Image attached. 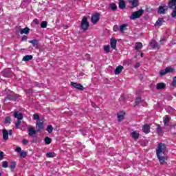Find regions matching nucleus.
I'll return each instance as SVG.
<instances>
[{
  "instance_id": "nucleus-1",
  "label": "nucleus",
  "mask_w": 176,
  "mask_h": 176,
  "mask_svg": "<svg viewBox=\"0 0 176 176\" xmlns=\"http://www.w3.org/2000/svg\"><path fill=\"white\" fill-rule=\"evenodd\" d=\"M156 155L160 164H164L167 162L166 152L167 151V146L164 143H159L156 149Z\"/></svg>"
},
{
  "instance_id": "nucleus-2",
  "label": "nucleus",
  "mask_w": 176,
  "mask_h": 176,
  "mask_svg": "<svg viewBox=\"0 0 176 176\" xmlns=\"http://www.w3.org/2000/svg\"><path fill=\"white\" fill-rule=\"evenodd\" d=\"M89 27L90 24L87 21V18L84 16L81 21V29L83 30V31H87Z\"/></svg>"
},
{
  "instance_id": "nucleus-3",
  "label": "nucleus",
  "mask_w": 176,
  "mask_h": 176,
  "mask_svg": "<svg viewBox=\"0 0 176 176\" xmlns=\"http://www.w3.org/2000/svg\"><path fill=\"white\" fill-rule=\"evenodd\" d=\"M142 14H144V10H139L132 13V14L130 16V19L135 20V19H140V17H141Z\"/></svg>"
},
{
  "instance_id": "nucleus-4",
  "label": "nucleus",
  "mask_w": 176,
  "mask_h": 176,
  "mask_svg": "<svg viewBox=\"0 0 176 176\" xmlns=\"http://www.w3.org/2000/svg\"><path fill=\"white\" fill-rule=\"evenodd\" d=\"M168 8L169 9H171L168 6H168H166L164 4L161 6H159L157 9L158 14H166V12H167V10H168Z\"/></svg>"
},
{
  "instance_id": "nucleus-5",
  "label": "nucleus",
  "mask_w": 176,
  "mask_h": 176,
  "mask_svg": "<svg viewBox=\"0 0 176 176\" xmlns=\"http://www.w3.org/2000/svg\"><path fill=\"white\" fill-rule=\"evenodd\" d=\"M36 128L38 133H39V131H42V130L45 129V124H43V121H36Z\"/></svg>"
},
{
  "instance_id": "nucleus-6",
  "label": "nucleus",
  "mask_w": 176,
  "mask_h": 176,
  "mask_svg": "<svg viewBox=\"0 0 176 176\" xmlns=\"http://www.w3.org/2000/svg\"><path fill=\"white\" fill-rule=\"evenodd\" d=\"M100 21V13L96 12L94 15H93L91 18V21L93 23V24H96L98 23Z\"/></svg>"
},
{
  "instance_id": "nucleus-7",
  "label": "nucleus",
  "mask_w": 176,
  "mask_h": 176,
  "mask_svg": "<svg viewBox=\"0 0 176 176\" xmlns=\"http://www.w3.org/2000/svg\"><path fill=\"white\" fill-rule=\"evenodd\" d=\"M71 85L72 87H74V89H77V90H80V91L85 90V87L81 84H78L76 82H72Z\"/></svg>"
},
{
  "instance_id": "nucleus-8",
  "label": "nucleus",
  "mask_w": 176,
  "mask_h": 176,
  "mask_svg": "<svg viewBox=\"0 0 176 176\" xmlns=\"http://www.w3.org/2000/svg\"><path fill=\"white\" fill-rule=\"evenodd\" d=\"M142 131L145 133V134H149V133H151V126L148 124H145L142 127Z\"/></svg>"
},
{
  "instance_id": "nucleus-9",
  "label": "nucleus",
  "mask_w": 176,
  "mask_h": 176,
  "mask_svg": "<svg viewBox=\"0 0 176 176\" xmlns=\"http://www.w3.org/2000/svg\"><path fill=\"white\" fill-rule=\"evenodd\" d=\"M150 46L152 49H160V45L155 40H151L150 43Z\"/></svg>"
},
{
  "instance_id": "nucleus-10",
  "label": "nucleus",
  "mask_w": 176,
  "mask_h": 176,
  "mask_svg": "<svg viewBox=\"0 0 176 176\" xmlns=\"http://www.w3.org/2000/svg\"><path fill=\"white\" fill-rule=\"evenodd\" d=\"M116 43H118V41H116L115 38L110 39V46L111 49H116Z\"/></svg>"
},
{
  "instance_id": "nucleus-11",
  "label": "nucleus",
  "mask_w": 176,
  "mask_h": 176,
  "mask_svg": "<svg viewBox=\"0 0 176 176\" xmlns=\"http://www.w3.org/2000/svg\"><path fill=\"white\" fill-rule=\"evenodd\" d=\"M157 90H163V89H166V83L164 82H159L156 85Z\"/></svg>"
},
{
  "instance_id": "nucleus-12",
  "label": "nucleus",
  "mask_w": 176,
  "mask_h": 176,
  "mask_svg": "<svg viewBox=\"0 0 176 176\" xmlns=\"http://www.w3.org/2000/svg\"><path fill=\"white\" fill-rule=\"evenodd\" d=\"M29 43H32L33 47H35L36 49L39 46V41L36 39L30 41Z\"/></svg>"
},
{
  "instance_id": "nucleus-13",
  "label": "nucleus",
  "mask_w": 176,
  "mask_h": 176,
  "mask_svg": "<svg viewBox=\"0 0 176 176\" xmlns=\"http://www.w3.org/2000/svg\"><path fill=\"white\" fill-rule=\"evenodd\" d=\"M28 131L29 132V135L30 137H32L34 135V134H36V130H35V128L32 127V128H28Z\"/></svg>"
},
{
  "instance_id": "nucleus-14",
  "label": "nucleus",
  "mask_w": 176,
  "mask_h": 176,
  "mask_svg": "<svg viewBox=\"0 0 176 176\" xmlns=\"http://www.w3.org/2000/svg\"><path fill=\"white\" fill-rule=\"evenodd\" d=\"M118 8L122 10L126 9V1H124V0H120Z\"/></svg>"
},
{
  "instance_id": "nucleus-15",
  "label": "nucleus",
  "mask_w": 176,
  "mask_h": 176,
  "mask_svg": "<svg viewBox=\"0 0 176 176\" xmlns=\"http://www.w3.org/2000/svg\"><path fill=\"white\" fill-rule=\"evenodd\" d=\"M14 117L16 118V119H18V120H23V113L19 112V111H16L14 113Z\"/></svg>"
},
{
  "instance_id": "nucleus-16",
  "label": "nucleus",
  "mask_w": 176,
  "mask_h": 176,
  "mask_svg": "<svg viewBox=\"0 0 176 176\" xmlns=\"http://www.w3.org/2000/svg\"><path fill=\"white\" fill-rule=\"evenodd\" d=\"M129 3L132 6L131 9H134L138 6V0H129Z\"/></svg>"
},
{
  "instance_id": "nucleus-17",
  "label": "nucleus",
  "mask_w": 176,
  "mask_h": 176,
  "mask_svg": "<svg viewBox=\"0 0 176 176\" xmlns=\"http://www.w3.org/2000/svg\"><path fill=\"white\" fill-rule=\"evenodd\" d=\"M3 139L5 141H8V140H9V132H8L6 129L3 131Z\"/></svg>"
},
{
  "instance_id": "nucleus-18",
  "label": "nucleus",
  "mask_w": 176,
  "mask_h": 176,
  "mask_svg": "<svg viewBox=\"0 0 176 176\" xmlns=\"http://www.w3.org/2000/svg\"><path fill=\"white\" fill-rule=\"evenodd\" d=\"M123 66L122 65H119L116 68V70L114 72V74L116 75H119V74H120L122 72V71H123Z\"/></svg>"
},
{
  "instance_id": "nucleus-19",
  "label": "nucleus",
  "mask_w": 176,
  "mask_h": 176,
  "mask_svg": "<svg viewBox=\"0 0 176 176\" xmlns=\"http://www.w3.org/2000/svg\"><path fill=\"white\" fill-rule=\"evenodd\" d=\"M163 23H164V19L163 18H159L158 20L155 22V27L159 25V27L163 25Z\"/></svg>"
},
{
  "instance_id": "nucleus-20",
  "label": "nucleus",
  "mask_w": 176,
  "mask_h": 176,
  "mask_svg": "<svg viewBox=\"0 0 176 176\" xmlns=\"http://www.w3.org/2000/svg\"><path fill=\"white\" fill-rule=\"evenodd\" d=\"M16 100V96L13 95H8L7 97L5 98L4 101H14Z\"/></svg>"
},
{
  "instance_id": "nucleus-21",
  "label": "nucleus",
  "mask_w": 176,
  "mask_h": 176,
  "mask_svg": "<svg viewBox=\"0 0 176 176\" xmlns=\"http://www.w3.org/2000/svg\"><path fill=\"white\" fill-rule=\"evenodd\" d=\"M2 75L4 76V78H10V76L12 75V72L5 71L2 72Z\"/></svg>"
},
{
  "instance_id": "nucleus-22",
  "label": "nucleus",
  "mask_w": 176,
  "mask_h": 176,
  "mask_svg": "<svg viewBox=\"0 0 176 176\" xmlns=\"http://www.w3.org/2000/svg\"><path fill=\"white\" fill-rule=\"evenodd\" d=\"M124 115H125V113L123 111H121L120 112V114H118V122H122V120L124 119Z\"/></svg>"
},
{
  "instance_id": "nucleus-23",
  "label": "nucleus",
  "mask_w": 176,
  "mask_h": 176,
  "mask_svg": "<svg viewBox=\"0 0 176 176\" xmlns=\"http://www.w3.org/2000/svg\"><path fill=\"white\" fill-rule=\"evenodd\" d=\"M131 137L133 140H138L140 138V133H137V131H133L131 133Z\"/></svg>"
},
{
  "instance_id": "nucleus-24",
  "label": "nucleus",
  "mask_w": 176,
  "mask_h": 176,
  "mask_svg": "<svg viewBox=\"0 0 176 176\" xmlns=\"http://www.w3.org/2000/svg\"><path fill=\"white\" fill-rule=\"evenodd\" d=\"M32 58H33L32 55H26L23 56L22 61H30L32 60Z\"/></svg>"
},
{
  "instance_id": "nucleus-25",
  "label": "nucleus",
  "mask_w": 176,
  "mask_h": 176,
  "mask_svg": "<svg viewBox=\"0 0 176 176\" xmlns=\"http://www.w3.org/2000/svg\"><path fill=\"white\" fill-rule=\"evenodd\" d=\"M143 47L142 43L137 42L135 46V50H140L141 48Z\"/></svg>"
},
{
  "instance_id": "nucleus-26",
  "label": "nucleus",
  "mask_w": 176,
  "mask_h": 176,
  "mask_svg": "<svg viewBox=\"0 0 176 176\" xmlns=\"http://www.w3.org/2000/svg\"><path fill=\"white\" fill-rule=\"evenodd\" d=\"M157 133L158 135L163 134V129H162V126H160V124L157 125Z\"/></svg>"
},
{
  "instance_id": "nucleus-27",
  "label": "nucleus",
  "mask_w": 176,
  "mask_h": 176,
  "mask_svg": "<svg viewBox=\"0 0 176 176\" xmlns=\"http://www.w3.org/2000/svg\"><path fill=\"white\" fill-rule=\"evenodd\" d=\"M176 0H169L168 1V6L170 9H173L174 6H175Z\"/></svg>"
},
{
  "instance_id": "nucleus-28",
  "label": "nucleus",
  "mask_w": 176,
  "mask_h": 176,
  "mask_svg": "<svg viewBox=\"0 0 176 176\" xmlns=\"http://www.w3.org/2000/svg\"><path fill=\"white\" fill-rule=\"evenodd\" d=\"M20 34L23 35V34H30V28L28 27H26L21 30Z\"/></svg>"
},
{
  "instance_id": "nucleus-29",
  "label": "nucleus",
  "mask_w": 176,
  "mask_h": 176,
  "mask_svg": "<svg viewBox=\"0 0 176 176\" xmlns=\"http://www.w3.org/2000/svg\"><path fill=\"white\" fill-rule=\"evenodd\" d=\"M127 27V24L124 23L122 25L120 26V32H124L126 31Z\"/></svg>"
},
{
  "instance_id": "nucleus-30",
  "label": "nucleus",
  "mask_w": 176,
  "mask_h": 176,
  "mask_svg": "<svg viewBox=\"0 0 176 176\" xmlns=\"http://www.w3.org/2000/svg\"><path fill=\"white\" fill-rule=\"evenodd\" d=\"M44 141L46 145H50V144H52V138H49L48 136L45 137Z\"/></svg>"
},
{
  "instance_id": "nucleus-31",
  "label": "nucleus",
  "mask_w": 176,
  "mask_h": 176,
  "mask_svg": "<svg viewBox=\"0 0 176 176\" xmlns=\"http://www.w3.org/2000/svg\"><path fill=\"white\" fill-rule=\"evenodd\" d=\"M109 8L111 9V10L115 11L118 9V6L115 3H112L109 5Z\"/></svg>"
},
{
  "instance_id": "nucleus-32",
  "label": "nucleus",
  "mask_w": 176,
  "mask_h": 176,
  "mask_svg": "<svg viewBox=\"0 0 176 176\" xmlns=\"http://www.w3.org/2000/svg\"><path fill=\"white\" fill-rule=\"evenodd\" d=\"M4 123L5 124H10L12 123V118L10 117H6Z\"/></svg>"
},
{
  "instance_id": "nucleus-33",
  "label": "nucleus",
  "mask_w": 176,
  "mask_h": 176,
  "mask_svg": "<svg viewBox=\"0 0 176 176\" xmlns=\"http://www.w3.org/2000/svg\"><path fill=\"white\" fill-rule=\"evenodd\" d=\"M16 162H12L10 165V168L11 171H14V168H16Z\"/></svg>"
},
{
  "instance_id": "nucleus-34",
  "label": "nucleus",
  "mask_w": 176,
  "mask_h": 176,
  "mask_svg": "<svg viewBox=\"0 0 176 176\" xmlns=\"http://www.w3.org/2000/svg\"><path fill=\"white\" fill-rule=\"evenodd\" d=\"M165 71L166 72V74H171L172 72H174V68L166 67Z\"/></svg>"
},
{
  "instance_id": "nucleus-35",
  "label": "nucleus",
  "mask_w": 176,
  "mask_h": 176,
  "mask_svg": "<svg viewBox=\"0 0 176 176\" xmlns=\"http://www.w3.org/2000/svg\"><path fill=\"white\" fill-rule=\"evenodd\" d=\"M168 122H170V118L166 116L164 120V124L165 126H168V124H167Z\"/></svg>"
},
{
  "instance_id": "nucleus-36",
  "label": "nucleus",
  "mask_w": 176,
  "mask_h": 176,
  "mask_svg": "<svg viewBox=\"0 0 176 176\" xmlns=\"http://www.w3.org/2000/svg\"><path fill=\"white\" fill-rule=\"evenodd\" d=\"M53 130H54V128H53V126L52 125H48L47 126V131L51 134V133H53Z\"/></svg>"
},
{
  "instance_id": "nucleus-37",
  "label": "nucleus",
  "mask_w": 176,
  "mask_h": 176,
  "mask_svg": "<svg viewBox=\"0 0 176 176\" xmlns=\"http://www.w3.org/2000/svg\"><path fill=\"white\" fill-rule=\"evenodd\" d=\"M33 119L34 120H37V122L41 121V116H39V115H38V114H34L33 115Z\"/></svg>"
},
{
  "instance_id": "nucleus-38",
  "label": "nucleus",
  "mask_w": 176,
  "mask_h": 176,
  "mask_svg": "<svg viewBox=\"0 0 176 176\" xmlns=\"http://www.w3.org/2000/svg\"><path fill=\"white\" fill-rule=\"evenodd\" d=\"M27 156V151H22L20 153V157H22L23 159H24V157H25Z\"/></svg>"
},
{
  "instance_id": "nucleus-39",
  "label": "nucleus",
  "mask_w": 176,
  "mask_h": 176,
  "mask_svg": "<svg viewBox=\"0 0 176 176\" xmlns=\"http://www.w3.org/2000/svg\"><path fill=\"white\" fill-rule=\"evenodd\" d=\"M47 27V22L44 21L41 22V28H46Z\"/></svg>"
},
{
  "instance_id": "nucleus-40",
  "label": "nucleus",
  "mask_w": 176,
  "mask_h": 176,
  "mask_svg": "<svg viewBox=\"0 0 176 176\" xmlns=\"http://www.w3.org/2000/svg\"><path fill=\"white\" fill-rule=\"evenodd\" d=\"M174 8H175V10L172 12V17H176V3H175V6H173L172 9H174Z\"/></svg>"
},
{
  "instance_id": "nucleus-41",
  "label": "nucleus",
  "mask_w": 176,
  "mask_h": 176,
  "mask_svg": "<svg viewBox=\"0 0 176 176\" xmlns=\"http://www.w3.org/2000/svg\"><path fill=\"white\" fill-rule=\"evenodd\" d=\"M167 72H166V69H164V70H161L160 72V76H164V75H166Z\"/></svg>"
},
{
  "instance_id": "nucleus-42",
  "label": "nucleus",
  "mask_w": 176,
  "mask_h": 176,
  "mask_svg": "<svg viewBox=\"0 0 176 176\" xmlns=\"http://www.w3.org/2000/svg\"><path fill=\"white\" fill-rule=\"evenodd\" d=\"M110 47L109 45H104V50L106 53H109Z\"/></svg>"
},
{
  "instance_id": "nucleus-43",
  "label": "nucleus",
  "mask_w": 176,
  "mask_h": 176,
  "mask_svg": "<svg viewBox=\"0 0 176 176\" xmlns=\"http://www.w3.org/2000/svg\"><path fill=\"white\" fill-rule=\"evenodd\" d=\"M141 98L140 97H138L136 98L135 101V105H138V104H140V102H141Z\"/></svg>"
},
{
  "instance_id": "nucleus-44",
  "label": "nucleus",
  "mask_w": 176,
  "mask_h": 176,
  "mask_svg": "<svg viewBox=\"0 0 176 176\" xmlns=\"http://www.w3.org/2000/svg\"><path fill=\"white\" fill-rule=\"evenodd\" d=\"M47 157H54V153L52 152L47 153Z\"/></svg>"
},
{
  "instance_id": "nucleus-45",
  "label": "nucleus",
  "mask_w": 176,
  "mask_h": 176,
  "mask_svg": "<svg viewBox=\"0 0 176 176\" xmlns=\"http://www.w3.org/2000/svg\"><path fill=\"white\" fill-rule=\"evenodd\" d=\"M8 161H3V165H2V167L3 168H8Z\"/></svg>"
},
{
  "instance_id": "nucleus-46",
  "label": "nucleus",
  "mask_w": 176,
  "mask_h": 176,
  "mask_svg": "<svg viewBox=\"0 0 176 176\" xmlns=\"http://www.w3.org/2000/svg\"><path fill=\"white\" fill-rule=\"evenodd\" d=\"M20 124H21V120H18L15 123L16 129H19V126H20Z\"/></svg>"
},
{
  "instance_id": "nucleus-47",
  "label": "nucleus",
  "mask_w": 176,
  "mask_h": 176,
  "mask_svg": "<svg viewBox=\"0 0 176 176\" xmlns=\"http://www.w3.org/2000/svg\"><path fill=\"white\" fill-rule=\"evenodd\" d=\"M114 32H118L119 31V26L118 25H115L113 28Z\"/></svg>"
},
{
  "instance_id": "nucleus-48",
  "label": "nucleus",
  "mask_w": 176,
  "mask_h": 176,
  "mask_svg": "<svg viewBox=\"0 0 176 176\" xmlns=\"http://www.w3.org/2000/svg\"><path fill=\"white\" fill-rule=\"evenodd\" d=\"M172 86L174 87H176V76L173 78V82H172Z\"/></svg>"
},
{
  "instance_id": "nucleus-49",
  "label": "nucleus",
  "mask_w": 176,
  "mask_h": 176,
  "mask_svg": "<svg viewBox=\"0 0 176 176\" xmlns=\"http://www.w3.org/2000/svg\"><path fill=\"white\" fill-rule=\"evenodd\" d=\"M27 39H28V37L27 36H23L21 38V41L22 42H27Z\"/></svg>"
},
{
  "instance_id": "nucleus-50",
  "label": "nucleus",
  "mask_w": 176,
  "mask_h": 176,
  "mask_svg": "<svg viewBox=\"0 0 176 176\" xmlns=\"http://www.w3.org/2000/svg\"><path fill=\"white\" fill-rule=\"evenodd\" d=\"M22 143L23 145H27V144H28V140L27 139H23Z\"/></svg>"
},
{
  "instance_id": "nucleus-51",
  "label": "nucleus",
  "mask_w": 176,
  "mask_h": 176,
  "mask_svg": "<svg viewBox=\"0 0 176 176\" xmlns=\"http://www.w3.org/2000/svg\"><path fill=\"white\" fill-rule=\"evenodd\" d=\"M3 151H0V160H3Z\"/></svg>"
},
{
  "instance_id": "nucleus-52",
  "label": "nucleus",
  "mask_w": 176,
  "mask_h": 176,
  "mask_svg": "<svg viewBox=\"0 0 176 176\" xmlns=\"http://www.w3.org/2000/svg\"><path fill=\"white\" fill-rule=\"evenodd\" d=\"M16 152H18V153H21L23 151H21V148L20 147H16L15 149Z\"/></svg>"
},
{
  "instance_id": "nucleus-53",
  "label": "nucleus",
  "mask_w": 176,
  "mask_h": 176,
  "mask_svg": "<svg viewBox=\"0 0 176 176\" xmlns=\"http://www.w3.org/2000/svg\"><path fill=\"white\" fill-rule=\"evenodd\" d=\"M33 23L36 25H38L39 24V20H38V19H34Z\"/></svg>"
},
{
  "instance_id": "nucleus-54",
  "label": "nucleus",
  "mask_w": 176,
  "mask_h": 176,
  "mask_svg": "<svg viewBox=\"0 0 176 176\" xmlns=\"http://www.w3.org/2000/svg\"><path fill=\"white\" fill-rule=\"evenodd\" d=\"M146 12H151V11H152V8H151V7H147V8H146Z\"/></svg>"
},
{
  "instance_id": "nucleus-55",
  "label": "nucleus",
  "mask_w": 176,
  "mask_h": 176,
  "mask_svg": "<svg viewBox=\"0 0 176 176\" xmlns=\"http://www.w3.org/2000/svg\"><path fill=\"white\" fill-rule=\"evenodd\" d=\"M8 135H12L13 134V132H12V129H10V130L8 131Z\"/></svg>"
},
{
  "instance_id": "nucleus-56",
  "label": "nucleus",
  "mask_w": 176,
  "mask_h": 176,
  "mask_svg": "<svg viewBox=\"0 0 176 176\" xmlns=\"http://www.w3.org/2000/svg\"><path fill=\"white\" fill-rule=\"evenodd\" d=\"M138 67H140V64L137 63L136 65H135V68H138Z\"/></svg>"
},
{
  "instance_id": "nucleus-57",
  "label": "nucleus",
  "mask_w": 176,
  "mask_h": 176,
  "mask_svg": "<svg viewBox=\"0 0 176 176\" xmlns=\"http://www.w3.org/2000/svg\"><path fill=\"white\" fill-rule=\"evenodd\" d=\"M140 57H144V53L141 52Z\"/></svg>"
},
{
  "instance_id": "nucleus-58",
  "label": "nucleus",
  "mask_w": 176,
  "mask_h": 176,
  "mask_svg": "<svg viewBox=\"0 0 176 176\" xmlns=\"http://www.w3.org/2000/svg\"><path fill=\"white\" fill-rule=\"evenodd\" d=\"M163 41H164V38H163L162 39H161V40L160 41V42H163Z\"/></svg>"
},
{
  "instance_id": "nucleus-59",
  "label": "nucleus",
  "mask_w": 176,
  "mask_h": 176,
  "mask_svg": "<svg viewBox=\"0 0 176 176\" xmlns=\"http://www.w3.org/2000/svg\"><path fill=\"white\" fill-rule=\"evenodd\" d=\"M175 126H176V124H175L173 125V126H170V127H175Z\"/></svg>"
},
{
  "instance_id": "nucleus-60",
  "label": "nucleus",
  "mask_w": 176,
  "mask_h": 176,
  "mask_svg": "<svg viewBox=\"0 0 176 176\" xmlns=\"http://www.w3.org/2000/svg\"><path fill=\"white\" fill-rule=\"evenodd\" d=\"M37 87H39V84H36V85Z\"/></svg>"
},
{
  "instance_id": "nucleus-61",
  "label": "nucleus",
  "mask_w": 176,
  "mask_h": 176,
  "mask_svg": "<svg viewBox=\"0 0 176 176\" xmlns=\"http://www.w3.org/2000/svg\"><path fill=\"white\" fill-rule=\"evenodd\" d=\"M88 171H93V170H91V169H89Z\"/></svg>"
},
{
  "instance_id": "nucleus-62",
  "label": "nucleus",
  "mask_w": 176,
  "mask_h": 176,
  "mask_svg": "<svg viewBox=\"0 0 176 176\" xmlns=\"http://www.w3.org/2000/svg\"><path fill=\"white\" fill-rule=\"evenodd\" d=\"M1 175H2V173H0V176H1Z\"/></svg>"
},
{
  "instance_id": "nucleus-63",
  "label": "nucleus",
  "mask_w": 176,
  "mask_h": 176,
  "mask_svg": "<svg viewBox=\"0 0 176 176\" xmlns=\"http://www.w3.org/2000/svg\"><path fill=\"white\" fill-rule=\"evenodd\" d=\"M1 9H2V8H1V6H0V10H1Z\"/></svg>"
}]
</instances>
